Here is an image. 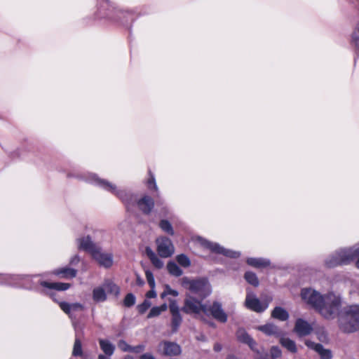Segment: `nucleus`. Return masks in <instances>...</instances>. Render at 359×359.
Masks as SVG:
<instances>
[{
  "mask_svg": "<svg viewBox=\"0 0 359 359\" xmlns=\"http://www.w3.org/2000/svg\"><path fill=\"white\" fill-rule=\"evenodd\" d=\"M151 304L148 300H144L142 304L138 305L137 309L140 313H144L150 306Z\"/></svg>",
  "mask_w": 359,
  "mask_h": 359,
  "instance_id": "4c0bfd02",
  "label": "nucleus"
},
{
  "mask_svg": "<svg viewBox=\"0 0 359 359\" xmlns=\"http://www.w3.org/2000/svg\"><path fill=\"white\" fill-rule=\"evenodd\" d=\"M182 321L180 314L172 315L171 320V327L173 332H177Z\"/></svg>",
  "mask_w": 359,
  "mask_h": 359,
  "instance_id": "2f4dec72",
  "label": "nucleus"
},
{
  "mask_svg": "<svg viewBox=\"0 0 359 359\" xmlns=\"http://www.w3.org/2000/svg\"><path fill=\"white\" fill-rule=\"evenodd\" d=\"M157 252L160 257L168 258L171 257L175 248L171 241L166 237H161L156 239Z\"/></svg>",
  "mask_w": 359,
  "mask_h": 359,
  "instance_id": "6e6552de",
  "label": "nucleus"
},
{
  "mask_svg": "<svg viewBox=\"0 0 359 359\" xmlns=\"http://www.w3.org/2000/svg\"><path fill=\"white\" fill-rule=\"evenodd\" d=\"M339 327L344 332L359 330V306L351 305L344 308L339 317Z\"/></svg>",
  "mask_w": 359,
  "mask_h": 359,
  "instance_id": "20e7f679",
  "label": "nucleus"
},
{
  "mask_svg": "<svg viewBox=\"0 0 359 359\" xmlns=\"http://www.w3.org/2000/svg\"><path fill=\"white\" fill-rule=\"evenodd\" d=\"M145 349V346L143 344H140L135 346H130V352L135 353H140L142 352Z\"/></svg>",
  "mask_w": 359,
  "mask_h": 359,
  "instance_id": "37998d69",
  "label": "nucleus"
},
{
  "mask_svg": "<svg viewBox=\"0 0 359 359\" xmlns=\"http://www.w3.org/2000/svg\"><path fill=\"white\" fill-rule=\"evenodd\" d=\"M123 359H135V358H133V356H132V355H126V356L124 357V358H123Z\"/></svg>",
  "mask_w": 359,
  "mask_h": 359,
  "instance_id": "864d4df0",
  "label": "nucleus"
},
{
  "mask_svg": "<svg viewBox=\"0 0 359 359\" xmlns=\"http://www.w3.org/2000/svg\"><path fill=\"white\" fill-rule=\"evenodd\" d=\"M137 283L138 285H140L143 284V281L140 279V277H137Z\"/></svg>",
  "mask_w": 359,
  "mask_h": 359,
  "instance_id": "3c124183",
  "label": "nucleus"
},
{
  "mask_svg": "<svg viewBox=\"0 0 359 359\" xmlns=\"http://www.w3.org/2000/svg\"><path fill=\"white\" fill-rule=\"evenodd\" d=\"M245 304L248 309L255 312H262L268 307L267 304L261 302L259 299L251 294L247 295Z\"/></svg>",
  "mask_w": 359,
  "mask_h": 359,
  "instance_id": "f8f14e48",
  "label": "nucleus"
},
{
  "mask_svg": "<svg viewBox=\"0 0 359 359\" xmlns=\"http://www.w3.org/2000/svg\"><path fill=\"white\" fill-rule=\"evenodd\" d=\"M146 295H147V297L148 298H154V297H155L156 296V292H155L154 289H152V288H151V290L150 291H149V292L147 293V294H146Z\"/></svg>",
  "mask_w": 359,
  "mask_h": 359,
  "instance_id": "de8ad7c7",
  "label": "nucleus"
},
{
  "mask_svg": "<svg viewBox=\"0 0 359 359\" xmlns=\"http://www.w3.org/2000/svg\"><path fill=\"white\" fill-rule=\"evenodd\" d=\"M54 274L63 278H73L76 276L77 270L66 266L55 270Z\"/></svg>",
  "mask_w": 359,
  "mask_h": 359,
  "instance_id": "6ab92c4d",
  "label": "nucleus"
},
{
  "mask_svg": "<svg viewBox=\"0 0 359 359\" xmlns=\"http://www.w3.org/2000/svg\"><path fill=\"white\" fill-rule=\"evenodd\" d=\"M158 351L162 353L165 355L176 356L181 353L182 349L177 343L163 341L158 345Z\"/></svg>",
  "mask_w": 359,
  "mask_h": 359,
  "instance_id": "1a4fd4ad",
  "label": "nucleus"
},
{
  "mask_svg": "<svg viewBox=\"0 0 359 359\" xmlns=\"http://www.w3.org/2000/svg\"><path fill=\"white\" fill-rule=\"evenodd\" d=\"M147 183H148V187L149 189H151V187H153V188L154 189H157V187L155 183V179L153 175L151 176V178L148 180Z\"/></svg>",
  "mask_w": 359,
  "mask_h": 359,
  "instance_id": "a18cd8bd",
  "label": "nucleus"
},
{
  "mask_svg": "<svg viewBox=\"0 0 359 359\" xmlns=\"http://www.w3.org/2000/svg\"><path fill=\"white\" fill-rule=\"evenodd\" d=\"M238 339L245 344H247L252 350L256 351V341L245 332L244 329H238L236 332Z\"/></svg>",
  "mask_w": 359,
  "mask_h": 359,
  "instance_id": "f3484780",
  "label": "nucleus"
},
{
  "mask_svg": "<svg viewBox=\"0 0 359 359\" xmlns=\"http://www.w3.org/2000/svg\"><path fill=\"white\" fill-rule=\"evenodd\" d=\"M245 278L248 283L253 286H258L259 280L255 273L250 271L246 272L245 273Z\"/></svg>",
  "mask_w": 359,
  "mask_h": 359,
  "instance_id": "473e14b6",
  "label": "nucleus"
},
{
  "mask_svg": "<svg viewBox=\"0 0 359 359\" xmlns=\"http://www.w3.org/2000/svg\"><path fill=\"white\" fill-rule=\"evenodd\" d=\"M80 262V258L78 255L72 257L69 261V264L72 266H76Z\"/></svg>",
  "mask_w": 359,
  "mask_h": 359,
  "instance_id": "c03bdc74",
  "label": "nucleus"
},
{
  "mask_svg": "<svg viewBox=\"0 0 359 359\" xmlns=\"http://www.w3.org/2000/svg\"><path fill=\"white\" fill-rule=\"evenodd\" d=\"M93 299L95 302H104L107 300V296L104 288L101 286L95 287L92 292Z\"/></svg>",
  "mask_w": 359,
  "mask_h": 359,
  "instance_id": "412c9836",
  "label": "nucleus"
},
{
  "mask_svg": "<svg viewBox=\"0 0 359 359\" xmlns=\"http://www.w3.org/2000/svg\"><path fill=\"white\" fill-rule=\"evenodd\" d=\"M83 355V354L81 341L77 337H76L74 343L73 350H72V355L82 357Z\"/></svg>",
  "mask_w": 359,
  "mask_h": 359,
  "instance_id": "7c9ffc66",
  "label": "nucleus"
},
{
  "mask_svg": "<svg viewBox=\"0 0 359 359\" xmlns=\"http://www.w3.org/2000/svg\"><path fill=\"white\" fill-rule=\"evenodd\" d=\"M135 303V297L132 294H128L123 301V304L127 307L133 306Z\"/></svg>",
  "mask_w": 359,
  "mask_h": 359,
  "instance_id": "e433bc0d",
  "label": "nucleus"
},
{
  "mask_svg": "<svg viewBox=\"0 0 359 359\" xmlns=\"http://www.w3.org/2000/svg\"><path fill=\"white\" fill-rule=\"evenodd\" d=\"M313 330V327L311 324L307 321L299 318L296 320L294 331L299 337L306 336L311 334Z\"/></svg>",
  "mask_w": 359,
  "mask_h": 359,
  "instance_id": "2eb2a0df",
  "label": "nucleus"
},
{
  "mask_svg": "<svg viewBox=\"0 0 359 359\" xmlns=\"http://www.w3.org/2000/svg\"><path fill=\"white\" fill-rule=\"evenodd\" d=\"M209 313L215 320L220 323H224L227 321V314L222 309L221 303L218 302H214L209 309L208 308V314Z\"/></svg>",
  "mask_w": 359,
  "mask_h": 359,
  "instance_id": "9d476101",
  "label": "nucleus"
},
{
  "mask_svg": "<svg viewBox=\"0 0 359 359\" xmlns=\"http://www.w3.org/2000/svg\"><path fill=\"white\" fill-rule=\"evenodd\" d=\"M140 359H156L152 354L149 353H146L140 357Z\"/></svg>",
  "mask_w": 359,
  "mask_h": 359,
  "instance_id": "49530a36",
  "label": "nucleus"
},
{
  "mask_svg": "<svg viewBox=\"0 0 359 359\" xmlns=\"http://www.w3.org/2000/svg\"><path fill=\"white\" fill-rule=\"evenodd\" d=\"M169 309L172 316L180 314L179 307L175 301L170 302Z\"/></svg>",
  "mask_w": 359,
  "mask_h": 359,
  "instance_id": "a19ab883",
  "label": "nucleus"
},
{
  "mask_svg": "<svg viewBox=\"0 0 359 359\" xmlns=\"http://www.w3.org/2000/svg\"><path fill=\"white\" fill-rule=\"evenodd\" d=\"M182 286L189 290L188 294L195 295L198 299L203 300L212 292L211 285L207 278H198L190 279L184 276L181 279Z\"/></svg>",
  "mask_w": 359,
  "mask_h": 359,
  "instance_id": "7ed1b4c3",
  "label": "nucleus"
},
{
  "mask_svg": "<svg viewBox=\"0 0 359 359\" xmlns=\"http://www.w3.org/2000/svg\"><path fill=\"white\" fill-rule=\"evenodd\" d=\"M60 309L69 316H71L72 312L77 311H83L84 306L80 303L69 304L65 302H61L59 303Z\"/></svg>",
  "mask_w": 359,
  "mask_h": 359,
  "instance_id": "a211bd4d",
  "label": "nucleus"
},
{
  "mask_svg": "<svg viewBox=\"0 0 359 359\" xmlns=\"http://www.w3.org/2000/svg\"><path fill=\"white\" fill-rule=\"evenodd\" d=\"M247 263L250 266L255 268H263L270 265V261L264 258H248L247 259Z\"/></svg>",
  "mask_w": 359,
  "mask_h": 359,
  "instance_id": "b1692460",
  "label": "nucleus"
},
{
  "mask_svg": "<svg viewBox=\"0 0 359 359\" xmlns=\"http://www.w3.org/2000/svg\"><path fill=\"white\" fill-rule=\"evenodd\" d=\"M167 269L171 275L179 277L182 275V270L174 262H169L167 264Z\"/></svg>",
  "mask_w": 359,
  "mask_h": 359,
  "instance_id": "c85d7f7f",
  "label": "nucleus"
},
{
  "mask_svg": "<svg viewBox=\"0 0 359 359\" xmlns=\"http://www.w3.org/2000/svg\"><path fill=\"white\" fill-rule=\"evenodd\" d=\"M280 344L285 348L288 351L295 353L297 352L296 343L288 337H280Z\"/></svg>",
  "mask_w": 359,
  "mask_h": 359,
  "instance_id": "5701e85b",
  "label": "nucleus"
},
{
  "mask_svg": "<svg viewBox=\"0 0 359 359\" xmlns=\"http://www.w3.org/2000/svg\"><path fill=\"white\" fill-rule=\"evenodd\" d=\"M102 287L104 288L106 293L107 292L114 296H118L120 292L119 287L110 280H106L103 283Z\"/></svg>",
  "mask_w": 359,
  "mask_h": 359,
  "instance_id": "a878e982",
  "label": "nucleus"
},
{
  "mask_svg": "<svg viewBox=\"0 0 359 359\" xmlns=\"http://www.w3.org/2000/svg\"><path fill=\"white\" fill-rule=\"evenodd\" d=\"M146 278L147 280V282L151 287V288L154 289L155 287V280L153 276V273L149 271H145Z\"/></svg>",
  "mask_w": 359,
  "mask_h": 359,
  "instance_id": "58836bf2",
  "label": "nucleus"
},
{
  "mask_svg": "<svg viewBox=\"0 0 359 359\" xmlns=\"http://www.w3.org/2000/svg\"><path fill=\"white\" fill-rule=\"evenodd\" d=\"M90 180L95 184L102 187L105 190L117 196L126 205L128 210H130L135 205L144 214H149L154 208V202L153 199L147 196L137 200V197L130 193L123 190H117L116 185L112 183L98 178L95 175H90Z\"/></svg>",
  "mask_w": 359,
  "mask_h": 359,
  "instance_id": "f03ea898",
  "label": "nucleus"
},
{
  "mask_svg": "<svg viewBox=\"0 0 359 359\" xmlns=\"http://www.w3.org/2000/svg\"><path fill=\"white\" fill-rule=\"evenodd\" d=\"M92 257L100 266L105 268L110 267L113 264L112 255L109 253L102 252L100 248L92 255Z\"/></svg>",
  "mask_w": 359,
  "mask_h": 359,
  "instance_id": "ddd939ff",
  "label": "nucleus"
},
{
  "mask_svg": "<svg viewBox=\"0 0 359 359\" xmlns=\"http://www.w3.org/2000/svg\"><path fill=\"white\" fill-rule=\"evenodd\" d=\"M209 325L212 326V327H215V323H209Z\"/></svg>",
  "mask_w": 359,
  "mask_h": 359,
  "instance_id": "6e6d98bb",
  "label": "nucleus"
},
{
  "mask_svg": "<svg viewBox=\"0 0 359 359\" xmlns=\"http://www.w3.org/2000/svg\"><path fill=\"white\" fill-rule=\"evenodd\" d=\"M130 346L124 340H120L118 343V347L124 352H130Z\"/></svg>",
  "mask_w": 359,
  "mask_h": 359,
  "instance_id": "79ce46f5",
  "label": "nucleus"
},
{
  "mask_svg": "<svg viewBox=\"0 0 359 359\" xmlns=\"http://www.w3.org/2000/svg\"><path fill=\"white\" fill-rule=\"evenodd\" d=\"M77 243L79 249L89 252L91 255L100 248L89 236L77 239Z\"/></svg>",
  "mask_w": 359,
  "mask_h": 359,
  "instance_id": "4468645a",
  "label": "nucleus"
},
{
  "mask_svg": "<svg viewBox=\"0 0 359 359\" xmlns=\"http://www.w3.org/2000/svg\"><path fill=\"white\" fill-rule=\"evenodd\" d=\"M213 349L216 352H219L222 349V346L219 343H216L214 345Z\"/></svg>",
  "mask_w": 359,
  "mask_h": 359,
  "instance_id": "09e8293b",
  "label": "nucleus"
},
{
  "mask_svg": "<svg viewBox=\"0 0 359 359\" xmlns=\"http://www.w3.org/2000/svg\"><path fill=\"white\" fill-rule=\"evenodd\" d=\"M270 353L273 359H277L282 355L281 350L278 346H272Z\"/></svg>",
  "mask_w": 359,
  "mask_h": 359,
  "instance_id": "ea45409f",
  "label": "nucleus"
},
{
  "mask_svg": "<svg viewBox=\"0 0 359 359\" xmlns=\"http://www.w3.org/2000/svg\"><path fill=\"white\" fill-rule=\"evenodd\" d=\"M350 44L359 50V22L356 24L350 37Z\"/></svg>",
  "mask_w": 359,
  "mask_h": 359,
  "instance_id": "cd10ccee",
  "label": "nucleus"
},
{
  "mask_svg": "<svg viewBox=\"0 0 359 359\" xmlns=\"http://www.w3.org/2000/svg\"><path fill=\"white\" fill-rule=\"evenodd\" d=\"M355 259H357V261L355 262V266L358 269H359V243H358V248H357V252L355 255Z\"/></svg>",
  "mask_w": 359,
  "mask_h": 359,
  "instance_id": "8fccbe9b",
  "label": "nucleus"
},
{
  "mask_svg": "<svg viewBox=\"0 0 359 359\" xmlns=\"http://www.w3.org/2000/svg\"><path fill=\"white\" fill-rule=\"evenodd\" d=\"M197 339L201 341H205V337L204 335H201L200 337H197Z\"/></svg>",
  "mask_w": 359,
  "mask_h": 359,
  "instance_id": "603ef678",
  "label": "nucleus"
},
{
  "mask_svg": "<svg viewBox=\"0 0 359 359\" xmlns=\"http://www.w3.org/2000/svg\"><path fill=\"white\" fill-rule=\"evenodd\" d=\"M200 243L201 245L210 250L212 252L223 255L228 257L237 258L241 255L239 252L225 249L217 243H211L206 240L200 239Z\"/></svg>",
  "mask_w": 359,
  "mask_h": 359,
  "instance_id": "0eeeda50",
  "label": "nucleus"
},
{
  "mask_svg": "<svg viewBox=\"0 0 359 359\" xmlns=\"http://www.w3.org/2000/svg\"><path fill=\"white\" fill-rule=\"evenodd\" d=\"M226 359H238L236 357H235L234 355H228Z\"/></svg>",
  "mask_w": 359,
  "mask_h": 359,
  "instance_id": "5fc2aeb1",
  "label": "nucleus"
},
{
  "mask_svg": "<svg viewBox=\"0 0 359 359\" xmlns=\"http://www.w3.org/2000/svg\"><path fill=\"white\" fill-rule=\"evenodd\" d=\"M168 309V306L166 304H162L161 306H154L153 307L148 316H147V318H154V317H157L163 311H166Z\"/></svg>",
  "mask_w": 359,
  "mask_h": 359,
  "instance_id": "c756f323",
  "label": "nucleus"
},
{
  "mask_svg": "<svg viewBox=\"0 0 359 359\" xmlns=\"http://www.w3.org/2000/svg\"><path fill=\"white\" fill-rule=\"evenodd\" d=\"M146 254L149 258L153 265L157 269H161L163 266V262L161 260L155 252L150 248H146Z\"/></svg>",
  "mask_w": 359,
  "mask_h": 359,
  "instance_id": "393cba45",
  "label": "nucleus"
},
{
  "mask_svg": "<svg viewBox=\"0 0 359 359\" xmlns=\"http://www.w3.org/2000/svg\"><path fill=\"white\" fill-rule=\"evenodd\" d=\"M179 293L177 290H172L168 285L165 287V290L161 293V297L164 298L167 295H172L174 297L178 296Z\"/></svg>",
  "mask_w": 359,
  "mask_h": 359,
  "instance_id": "c9c22d12",
  "label": "nucleus"
},
{
  "mask_svg": "<svg viewBox=\"0 0 359 359\" xmlns=\"http://www.w3.org/2000/svg\"><path fill=\"white\" fill-rule=\"evenodd\" d=\"M182 311L187 314L194 315L195 318L204 321L205 318L202 316V313L208 315L207 306L202 303L201 299H196L191 294H186Z\"/></svg>",
  "mask_w": 359,
  "mask_h": 359,
  "instance_id": "423d86ee",
  "label": "nucleus"
},
{
  "mask_svg": "<svg viewBox=\"0 0 359 359\" xmlns=\"http://www.w3.org/2000/svg\"><path fill=\"white\" fill-rule=\"evenodd\" d=\"M99 344L101 350L107 356H111L115 351V346L107 339H100Z\"/></svg>",
  "mask_w": 359,
  "mask_h": 359,
  "instance_id": "4be33fe9",
  "label": "nucleus"
},
{
  "mask_svg": "<svg viewBox=\"0 0 359 359\" xmlns=\"http://www.w3.org/2000/svg\"><path fill=\"white\" fill-rule=\"evenodd\" d=\"M305 344L308 348L316 351L319 355L320 359H332V353L331 350L325 348L322 344L310 340H306Z\"/></svg>",
  "mask_w": 359,
  "mask_h": 359,
  "instance_id": "9b49d317",
  "label": "nucleus"
},
{
  "mask_svg": "<svg viewBox=\"0 0 359 359\" xmlns=\"http://www.w3.org/2000/svg\"><path fill=\"white\" fill-rule=\"evenodd\" d=\"M40 285L48 289H53L57 291H65L68 290L71 285L65 283H49L47 281H40Z\"/></svg>",
  "mask_w": 359,
  "mask_h": 359,
  "instance_id": "aec40b11",
  "label": "nucleus"
},
{
  "mask_svg": "<svg viewBox=\"0 0 359 359\" xmlns=\"http://www.w3.org/2000/svg\"><path fill=\"white\" fill-rule=\"evenodd\" d=\"M302 299L316 309L325 318H332L338 312L341 305V299L334 293L322 296L317 291L311 288L302 290Z\"/></svg>",
  "mask_w": 359,
  "mask_h": 359,
  "instance_id": "f257e3e1",
  "label": "nucleus"
},
{
  "mask_svg": "<svg viewBox=\"0 0 359 359\" xmlns=\"http://www.w3.org/2000/svg\"><path fill=\"white\" fill-rule=\"evenodd\" d=\"M257 329L267 336L280 337L283 334L282 330L278 326L272 323H267L264 325L258 326Z\"/></svg>",
  "mask_w": 359,
  "mask_h": 359,
  "instance_id": "dca6fc26",
  "label": "nucleus"
},
{
  "mask_svg": "<svg viewBox=\"0 0 359 359\" xmlns=\"http://www.w3.org/2000/svg\"><path fill=\"white\" fill-rule=\"evenodd\" d=\"M176 260L182 267L187 268L191 265V261L189 258L184 254L177 255L176 257Z\"/></svg>",
  "mask_w": 359,
  "mask_h": 359,
  "instance_id": "72a5a7b5",
  "label": "nucleus"
},
{
  "mask_svg": "<svg viewBox=\"0 0 359 359\" xmlns=\"http://www.w3.org/2000/svg\"><path fill=\"white\" fill-rule=\"evenodd\" d=\"M271 316L274 318L284 321L287 320L289 314L285 309L277 306L272 311Z\"/></svg>",
  "mask_w": 359,
  "mask_h": 359,
  "instance_id": "bb28decb",
  "label": "nucleus"
},
{
  "mask_svg": "<svg viewBox=\"0 0 359 359\" xmlns=\"http://www.w3.org/2000/svg\"><path fill=\"white\" fill-rule=\"evenodd\" d=\"M358 244L350 247L341 248L325 260L327 268H334L339 265H347L355 259Z\"/></svg>",
  "mask_w": 359,
  "mask_h": 359,
  "instance_id": "39448f33",
  "label": "nucleus"
},
{
  "mask_svg": "<svg viewBox=\"0 0 359 359\" xmlns=\"http://www.w3.org/2000/svg\"><path fill=\"white\" fill-rule=\"evenodd\" d=\"M159 226L163 231H165L172 236L174 234V231L172 227V225L168 220H165V219L161 220L160 222Z\"/></svg>",
  "mask_w": 359,
  "mask_h": 359,
  "instance_id": "f704fd0d",
  "label": "nucleus"
}]
</instances>
